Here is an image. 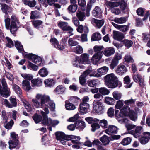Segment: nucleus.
Instances as JSON below:
<instances>
[{"mask_svg": "<svg viewBox=\"0 0 150 150\" xmlns=\"http://www.w3.org/2000/svg\"><path fill=\"white\" fill-rule=\"evenodd\" d=\"M33 106L36 108H44V110L46 114L49 113V110L46 107H48L52 111H54L55 109V103L50 100V97L47 95L40 93H37L35 98L32 99Z\"/></svg>", "mask_w": 150, "mask_h": 150, "instance_id": "1", "label": "nucleus"}, {"mask_svg": "<svg viewBox=\"0 0 150 150\" xmlns=\"http://www.w3.org/2000/svg\"><path fill=\"white\" fill-rule=\"evenodd\" d=\"M5 26L6 29H9L12 34L16 32L19 25V22L17 18L14 15L11 16L10 19L9 18H6L4 20Z\"/></svg>", "mask_w": 150, "mask_h": 150, "instance_id": "2", "label": "nucleus"}, {"mask_svg": "<svg viewBox=\"0 0 150 150\" xmlns=\"http://www.w3.org/2000/svg\"><path fill=\"white\" fill-rule=\"evenodd\" d=\"M104 79L106 85L109 88H114L117 87L120 88L122 86L121 83L118 81L113 74L107 75L104 77Z\"/></svg>", "mask_w": 150, "mask_h": 150, "instance_id": "3", "label": "nucleus"}, {"mask_svg": "<svg viewBox=\"0 0 150 150\" xmlns=\"http://www.w3.org/2000/svg\"><path fill=\"white\" fill-rule=\"evenodd\" d=\"M101 57L102 53L98 52L95 54L91 59H89V55L85 53V64H91V63L94 64V62L96 63L100 60Z\"/></svg>", "mask_w": 150, "mask_h": 150, "instance_id": "4", "label": "nucleus"}, {"mask_svg": "<svg viewBox=\"0 0 150 150\" xmlns=\"http://www.w3.org/2000/svg\"><path fill=\"white\" fill-rule=\"evenodd\" d=\"M23 56L25 58L31 59L33 62L38 65H41L42 59L40 57L32 53L28 54L27 52H25L24 54L23 53Z\"/></svg>", "mask_w": 150, "mask_h": 150, "instance_id": "5", "label": "nucleus"}, {"mask_svg": "<svg viewBox=\"0 0 150 150\" xmlns=\"http://www.w3.org/2000/svg\"><path fill=\"white\" fill-rule=\"evenodd\" d=\"M11 138L8 142L9 147L11 149L15 148L17 145L18 143V135L15 132H12L10 134Z\"/></svg>", "mask_w": 150, "mask_h": 150, "instance_id": "6", "label": "nucleus"}, {"mask_svg": "<svg viewBox=\"0 0 150 150\" xmlns=\"http://www.w3.org/2000/svg\"><path fill=\"white\" fill-rule=\"evenodd\" d=\"M103 11L101 8L98 6H96L92 10L91 14L92 16L96 18L102 19Z\"/></svg>", "mask_w": 150, "mask_h": 150, "instance_id": "7", "label": "nucleus"}, {"mask_svg": "<svg viewBox=\"0 0 150 150\" xmlns=\"http://www.w3.org/2000/svg\"><path fill=\"white\" fill-rule=\"evenodd\" d=\"M121 59L122 55L118 53H116L110 65V68L111 69H114L118 65L119 60Z\"/></svg>", "mask_w": 150, "mask_h": 150, "instance_id": "8", "label": "nucleus"}, {"mask_svg": "<svg viewBox=\"0 0 150 150\" xmlns=\"http://www.w3.org/2000/svg\"><path fill=\"white\" fill-rule=\"evenodd\" d=\"M41 113L43 117V119L42 120V123L45 125H51L52 119L48 117L47 114L45 113V112L42 110L41 112Z\"/></svg>", "mask_w": 150, "mask_h": 150, "instance_id": "9", "label": "nucleus"}, {"mask_svg": "<svg viewBox=\"0 0 150 150\" xmlns=\"http://www.w3.org/2000/svg\"><path fill=\"white\" fill-rule=\"evenodd\" d=\"M127 71L126 67L125 65L120 64L117 66L116 72L117 74L120 76H122Z\"/></svg>", "mask_w": 150, "mask_h": 150, "instance_id": "10", "label": "nucleus"}, {"mask_svg": "<svg viewBox=\"0 0 150 150\" xmlns=\"http://www.w3.org/2000/svg\"><path fill=\"white\" fill-rule=\"evenodd\" d=\"M22 88L24 90L29 91L32 89L30 82L27 80H23L21 83Z\"/></svg>", "mask_w": 150, "mask_h": 150, "instance_id": "11", "label": "nucleus"}, {"mask_svg": "<svg viewBox=\"0 0 150 150\" xmlns=\"http://www.w3.org/2000/svg\"><path fill=\"white\" fill-rule=\"evenodd\" d=\"M118 129L115 126L109 125L108 128L105 130V132L108 135H110L109 133L117 134Z\"/></svg>", "mask_w": 150, "mask_h": 150, "instance_id": "12", "label": "nucleus"}, {"mask_svg": "<svg viewBox=\"0 0 150 150\" xmlns=\"http://www.w3.org/2000/svg\"><path fill=\"white\" fill-rule=\"evenodd\" d=\"M58 26L60 27L63 31L67 30H72V28L68 25V23L64 22H59L58 23Z\"/></svg>", "mask_w": 150, "mask_h": 150, "instance_id": "13", "label": "nucleus"}, {"mask_svg": "<svg viewBox=\"0 0 150 150\" xmlns=\"http://www.w3.org/2000/svg\"><path fill=\"white\" fill-rule=\"evenodd\" d=\"M50 42L52 45L54 46L56 48L62 50L64 48L63 45H60L59 44L58 41L55 38H51L50 40Z\"/></svg>", "mask_w": 150, "mask_h": 150, "instance_id": "14", "label": "nucleus"}, {"mask_svg": "<svg viewBox=\"0 0 150 150\" xmlns=\"http://www.w3.org/2000/svg\"><path fill=\"white\" fill-rule=\"evenodd\" d=\"M113 38L118 41H121L124 38L123 34L121 33L116 31H113Z\"/></svg>", "mask_w": 150, "mask_h": 150, "instance_id": "15", "label": "nucleus"}, {"mask_svg": "<svg viewBox=\"0 0 150 150\" xmlns=\"http://www.w3.org/2000/svg\"><path fill=\"white\" fill-rule=\"evenodd\" d=\"M128 115L130 119L134 121H135L137 119V114L136 112L134 110L130 109L129 108Z\"/></svg>", "mask_w": 150, "mask_h": 150, "instance_id": "16", "label": "nucleus"}, {"mask_svg": "<svg viewBox=\"0 0 150 150\" xmlns=\"http://www.w3.org/2000/svg\"><path fill=\"white\" fill-rule=\"evenodd\" d=\"M115 52L114 49L112 47H107L103 52V54L106 56H110L113 54Z\"/></svg>", "mask_w": 150, "mask_h": 150, "instance_id": "17", "label": "nucleus"}, {"mask_svg": "<svg viewBox=\"0 0 150 150\" xmlns=\"http://www.w3.org/2000/svg\"><path fill=\"white\" fill-rule=\"evenodd\" d=\"M76 59L78 61V63L79 64V67L81 69H83L84 66L83 64L84 62V54H82L80 57H76Z\"/></svg>", "mask_w": 150, "mask_h": 150, "instance_id": "18", "label": "nucleus"}, {"mask_svg": "<svg viewBox=\"0 0 150 150\" xmlns=\"http://www.w3.org/2000/svg\"><path fill=\"white\" fill-rule=\"evenodd\" d=\"M100 140L102 142L103 145L104 146L108 145L110 140H111L110 137L105 135H104L100 138Z\"/></svg>", "mask_w": 150, "mask_h": 150, "instance_id": "19", "label": "nucleus"}, {"mask_svg": "<svg viewBox=\"0 0 150 150\" xmlns=\"http://www.w3.org/2000/svg\"><path fill=\"white\" fill-rule=\"evenodd\" d=\"M55 135L57 139L58 140H60L62 139H68L69 137V135H66L64 133L60 132H56Z\"/></svg>", "mask_w": 150, "mask_h": 150, "instance_id": "20", "label": "nucleus"}, {"mask_svg": "<svg viewBox=\"0 0 150 150\" xmlns=\"http://www.w3.org/2000/svg\"><path fill=\"white\" fill-rule=\"evenodd\" d=\"M90 1L88 3L87 5L86 9L85 15L87 17H89L90 16V11L91 10L92 7L91 3H94L96 2V0H89Z\"/></svg>", "mask_w": 150, "mask_h": 150, "instance_id": "21", "label": "nucleus"}, {"mask_svg": "<svg viewBox=\"0 0 150 150\" xmlns=\"http://www.w3.org/2000/svg\"><path fill=\"white\" fill-rule=\"evenodd\" d=\"M33 87L39 86H41L42 83V81L39 78L33 79L31 81Z\"/></svg>", "mask_w": 150, "mask_h": 150, "instance_id": "22", "label": "nucleus"}, {"mask_svg": "<svg viewBox=\"0 0 150 150\" xmlns=\"http://www.w3.org/2000/svg\"><path fill=\"white\" fill-rule=\"evenodd\" d=\"M92 21L96 24L99 28H100L104 23V20L103 19L98 20L93 18L92 19Z\"/></svg>", "mask_w": 150, "mask_h": 150, "instance_id": "23", "label": "nucleus"}, {"mask_svg": "<svg viewBox=\"0 0 150 150\" xmlns=\"http://www.w3.org/2000/svg\"><path fill=\"white\" fill-rule=\"evenodd\" d=\"M80 139V138L79 137L72 135H69L68 139H69V140H71L72 143H79V144H81L82 143L79 142Z\"/></svg>", "mask_w": 150, "mask_h": 150, "instance_id": "24", "label": "nucleus"}, {"mask_svg": "<svg viewBox=\"0 0 150 150\" xmlns=\"http://www.w3.org/2000/svg\"><path fill=\"white\" fill-rule=\"evenodd\" d=\"M44 83L46 87H51L54 86L55 84V81L52 79L49 78L45 79Z\"/></svg>", "mask_w": 150, "mask_h": 150, "instance_id": "25", "label": "nucleus"}, {"mask_svg": "<svg viewBox=\"0 0 150 150\" xmlns=\"http://www.w3.org/2000/svg\"><path fill=\"white\" fill-rule=\"evenodd\" d=\"M93 108L96 112L99 114L103 113L105 110L104 106L103 105L97 106L95 105H93Z\"/></svg>", "mask_w": 150, "mask_h": 150, "instance_id": "26", "label": "nucleus"}, {"mask_svg": "<svg viewBox=\"0 0 150 150\" xmlns=\"http://www.w3.org/2000/svg\"><path fill=\"white\" fill-rule=\"evenodd\" d=\"M66 88L62 85H59L54 90L55 92L57 94H62L64 92Z\"/></svg>", "mask_w": 150, "mask_h": 150, "instance_id": "27", "label": "nucleus"}, {"mask_svg": "<svg viewBox=\"0 0 150 150\" xmlns=\"http://www.w3.org/2000/svg\"><path fill=\"white\" fill-rule=\"evenodd\" d=\"M15 47L18 50V52L21 53L22 52L23 54V53L24 54L25 52L24 51L23 47L21 43L18 41H15Z\"/></svg>", "mask_w": 150, "mask_h": 150, "instance_id": "28", "label": "nucleus"}, {"mask_svg": "<svg viewBox=\"0 0 150 150\" xmlns=\"http://www.w3.org/2000/svg\"><path fill=\"white\" fill-rule=\"evenodd\" d=\"M105 4L108 7L111 8L117 7L120 5L119 2H112L108 1H106Z\"/></svg>", "mask_w": 150, "mask_h": 150, "instance_id": "29", "label": "nucleus"}, {"mask_svg": "<svg viewBox=\"0 0 150 150\" xmlns=\"http://www.w3.org/2000/svg\"><path fill=\"white\" fill-rule=\"evenodd\" d=\"M38 74L41 77H45L48 75V71L46 68L43 67L39 70Z\"/></svg>", "mask_w": 150, "mask_h": 150, "instance_id": "30", "label": "nucleus"}, {"mask_svg": "<svg viewBox=\"0 0 150 150\" xmlns=\"http://www.w3.org/2000/svg\"><path fill=\"white\" fill-rule=\"evenodd\" d=\"M91 38L92 41H99L101 39V35L98 32L93 34Z\"/></svg>", "mask_w": 150, "mask_h": 150, "instance_id": "31", "label": "nucleus"}, {"mask_svg": "<svg viewBox=\"0 0 150 150\" xmlns=\"http://www.w3.org/2000/svg\"><path fill=\"white\" fill-rule=\"evenodd\" d=\"M104 102L108 105H113L115 103V100L112 98L109 97H106L105 98Z\"/></svg>", "mask_w": 150, "mask_h": 150, "instance_id": "32", "label": "nucleus"}, {"mask_svg": "<svg viewBox=\"0 0 150 150\" xmlns=\"http://www.w3.org/2000/svg\"><path fill=\"white\" fill-rule=\"evenodd\" d=\"M10 100L11 104L9 103L8 108H12L13 107L16 106L17 103L16 99L14 97H11L10 98Z\"/></svg>", "mask_w": 150, "mask_h": 150, "instance_id": "33", "label": "nucleus"}, {"mask_svg": "<svg viewBox=\"0 0 150 150\" xmlns=\"http://www.w3.org/2000/svg\"><path fill=\"white\" fill-rule=\"evenodd\" d=\"M65 105L66 109L68 110H73L76 108V107L74 104L67 101L65 102Z\"/></svg>", "mask_w": 150, "mask_h": 150, "instance_id": "34", "label": "nucleus"}, {"mask_svg": "<svg viewBox=\"0 0 150 150\" xmlns=\"http://www.w3.org/2000/svg\"><path fill=\"white\" fill-rule=\"evenodd\" d=\"M83 49L79 45H77L73 48V51L77 54H80L83 52Z\"/></svg>", "mask_w": 150, "mask_h": 150, "instance_id": "35", "label": "nucleus"}, {"mask_svg": "<svg viewBox=\"0 0 150 150\" xmlns=\"http://www.w3.org/2000/svg\"><path fill=\"white\" fill-rule=\"evenodd\" d=\"M108 70V68L106 66H104L98 69L97 71L101 75H104L107 73Z\"/></svg>", "mask_w": 150, "mask_h": 150, "instance_id": "36", "label": "nucleus"}, {"mask_svg": "<svg viewBox=\"0 0 150 150\" xmlns=\"http://www.w3.org/2000/svg\"><path fill=\"white\" fill-rule=\"evenodd\" d=\"M97 79L90 80L89 79L87 81V83L88 85L90 87H96V86L98 84Z\"/></svg>", "mask_w": 150, "mask_h": 150, "instance_id": "37", "label": "nucleus"}, {"mask_svg": "<svg viewBox=\"0 0 150 150\" xmlns=\"http://www.w3.org/2000/svg\"><path fill=\"white\" fill-rule=\"evenodd\" d=\"M122 42L126 47L128 48L131 47L133 44L132 41L127 39L124 40Z\"/></svg>", "mask_w": 150, "mask_h": 150, "instance_id": "38", "label": "nucleus"}, {"mask_svg": "<svg viewBox=\"0 0 150 150\" xmlns=\"http://www.w3.org/2000/svg\"><path fill=\"white\" fill-rule=\"evenodd\" d=\"M1 9L2 11L5 13H7L8 12H11L12 11L11 8L6 4L2 5Z\"/></svg>", "mask_w": 150, "mask_h": 150, "instance_id": "39", "label": "nucleus"}, {"mask_svg": "<svg viewBox=\"0 0 150 150\" xmlns=\"http://www.w3.org/2000/svg\"><path fill=\"white\" fill-rule=\"evenodd\" d=\"M79 110L80 113L81 115L84 114V99H83V102L81 103L79 106Z\"/></svg>", "mask_w": 150, "mask_h": 150, "instance_id": "40", "label": "nucleus"}, {"mask_svg": "<svg viewBox=\"0 0 150 150\" xmlns=\"http://www.w3.org/2000/svg\"><path fill=\"white\" fill-rule=\"evenodd\" d=\"M132 139L129 137L124 138L121 142V144L123 145L129 144L131 142Z\"/></svg>", "mask_w": 150, "mask_h": 150, "instance_id": "41", "label": "nucleus"}, {"mask_svg": "<svg viewBox=\"0 0 150 150\" xmlns=\"http://www.w3.org/2000/svg\"><path fill=\"white\" fill-rule=\"evenodd\" d=\"M42 23V21L41 20H35L33 22L32 24L35 28H38L41 26Z\"/></svg>", "mask_w": 150, "mask_h": 150, "instance_id": "42", "label": "nucleus"}, {"mask_svg": "<svg viewBox=\"0 0 150 150\" xmlns=\"http://www.w3.org/2000/svg\"><path fill=\"white\" fill-rule=\"evenodd\" d=\"M99 92L102 95H108L110 93L109 91L105 87H101L99 88Z\"/></svg>", "mask_w": 150, "mask_h": 150, "instance_id": "43", "label": "nucleus"}, {"mask_svg": "<svg viewBox=\"0 0 150 150\" xmlns=\"http://www.w3.org/2000/svg\"><path fill=\"white\" fill-rule=\"evenodd\" d=\"M30 18L32 19H35L40 17V13L36 11H33L31 12Z\"/></svg>", "mask_w": 150, "mask_h": 150, "instance_id": "44", "label": "nucleus"}, {"mask_svg": "<svg viewBox=\"0 0 150 150\" xmlns=\"http://www.w3.org/2000/svg\"><path fill=\"white\" fill-rule=\"evenodd\" d=\"M145 10L144 8L142 7L138 8L136 10L137 15L140 16H144Z\"/></svg>", "mask_w": 150, "mask_h": 150, "instance_id": "45", "label": "nucleus"}, {"mask_svg": "<svg viewBox=\"0 0 150 150\" xmlns=\"http://www.w3.org/2000/svg\"><path fill=\"white\" fill-rule=\"evenodd\" d=\"M114 99L116 100L120 99L121 97V93L117 91H115L112 93Z\"/></svg>", "mask_w": 150, "mask_h": 150, "instance_id": "46", "label": "nucleus"}, {"mask_svg": "<svg viewBox=\"0 0 150 150\" xmlns=\"http://www.w3.org/2000/svg\"><path fill=\"white\" fill-rule=\"evenodd\" d=\"M33 120L36 123H38L42 120V117L40 115L35 114L33 117Z\"/></svg>", "mask_w": 150, "mask_h": 150, "instance_id": "47", "label": "nucleus"}, {"mask_svg": "<svg viewBox=\"0 0 150 150\" xmlns=\"http://www.w3.org/2000/svg\"><path fill=\"white\" fill-rule=\"evenodd\" d=\"M23 3L24 4L28 5L31 7H34L36 4V2L35 0H33L30 1H24Z\"/></svg>", "mask_w": 150, "mask_h": 150, "instance_id": "48", "label": "nucleus"}, {"mask_svg": "<svg viewBox=\"0 0 150 150\" xmlns=\"http://www.w3.org/2000/svg\"><path fill=\"white\" fill-rule=\"evenodd\" d=\"M13 123V121L12 120H11L9 122L7 123V122H6L4 123V126L6 128L10 129H11Z\"/></svg>", "mask_w": 150, "mask_h": 150, "instance_id": "49", "label": "nucleus"}, {"mask_svg": "<svg viewBox=\"0 0 150 150\" xmlns=\"http://www.w3.org/2000/svg\"><path fill=\"white\" fill-rule=\"evenodd\" d=\"M78 6L77 5H71L68 8V9L69 12L74 13L76 11L77 9Z\"/></svg>", "mask_w": 150, "mask_h": 150, "instance_id": "50", "label": "nucleus"}, {"mask_svg": "<svg viewBox=\"0 0 150 150\" xmlns=\"http://www.w3.org/2000/svg\"><path fill=\"white\" fill-rule=\"evenodd\" d=\"M21 76L25 80L27 79L28 80H30L33 78V76L30 74H21Z\"/></svg>", "mask_w": 150, "mask_h": 150, "instance_id": "51", "label": "nucleus"}, {"mask_svg": "<svg viewBox=\"0 0 150 150\" xmlns=\"http://www.w3.org/2000/svg\"><path fill=\"white\" fill-rule=\"evenodd\" d=\"M28 67L29 69L33 70L34 71H36L38 69V66L33 64L31 62H29Z\"/></svg>", "mask_w": 150, "mask_h": 150, "instance_id": "52", "label": "nucleus"}, {"mask_svg": "<svg viewBox=\"0 0 150 150\" xmlns=\"http://www.w3.org/2000/svg\"><path fill=\"white\" fill-rule=\"evenodd\" d=\"M13 88L17 94H21L22 93L21 90L19 87L16 84H13Z\"/></svg>", "mask_w": 150, "mask_h": 150, "instance_id": "53", "label": "nucleus"}, {"mask_svg": "<svg viewBox=\"0 0 150 150\" xmlns=\"http://www.w3.org/2000/svg\"><path fill=\"white\" fill-rule=\"evenodd\" d=\"M76 16L80 21H83L84 17V13L83 12L78 11L76 13Z\"/></svg>", "mask_w": 150, "mask_h": 150, "instance_id": "54", "label": "nucleus"}, {"mask_svg": "<svg viewBox=\"0 0 150 150\" xmlns=\"http://www.w3.org/2000/svg\"><path fill=\"white\" fill-rule=\"evenodd\" d=\"M104 48V47L103 46H98L95 45L93 47V49L95 52L97 53L98 52H100L102 53V54L103 53V51H102L101 50Z\"/></svg>", "mask_w": 150, "mask_h": 150, "instance_id": "55", "label": "nucleus"}, {"mask_svg": "<svg viewBox=\"0 0 150 150\" xmlns=\"http://www.w3.org/2000/svg\"><path fill=\"white\" fill-rule=\"evenodd\" d=\"M68 43L69 45L71 46H73L77 45L78 43L76 41L74 40L72 38H69L68 40Z\"/></svg>", "mask_w": 150, "mask_h": 150, "instance_id": "56", "label": "nucleus"}, {"mask_svg": "<svg viewBox=\"0 0 150 150\" xmlns=\"http://www.w3.org/2000/svg\"><path fill=\"white\" fill-rule=\"evenodd\" d=\"M100 125L103 128L105 129L107 127V121L105 119L101 120L100 122Z\"/></svg>", "mask_w": 150, "mask_h": 150, "instance_id": "57", "label": "nucleus"}, {"mask_svg": "<svg viewBox=\"0 0 150 150\" xmlns=\"http://www.w3.org/2000/svg\"><path fill=\"white\" fill-rule=\"evenodd\" d=\"M140 143L142 144H145L148 142V140L146 137L143 135L139 138Z\"/></svg>", "mask_w": 150, "mask_h": 150, "instance_id": "58", "label": "nucleus"}, {"mask_svg": "<svg viewBox=\"0 0 150 150\" xmlns=\"http://www.w3.org/2000/svg\"><path fill=\"white\" fill-rule=\"evenodd\" d=\"M7 42H6V46L9 47H12L13 46L12 41L9 37H6Z\"/></svg>", "mask_w": 150, "mask_h": 150, "instance_id": "59", "label": "nucleus"}, {"mask_svg": "<svg viewBox=\"0 0 150 150\" xmlns=\"http://www.w3.org/2000/svg\"><path fill=\"white\" fill-rule=\"evenodd\" d=\"M114 109L112 107H110L107 111V113L108 116L111 117H112L114 115Z\"/></svg>", "mask_w": 150, "mask_h": 150, "instance_id": "60", "label": "nucleus"}, {"mask_svg": "<svg viewBox=\"0 0 150 150\" xmlns=\"http://www.w3.org/2000/svg\"><path fill=\"white\" fill-rule=\"evenodd\" d=\"M1 83L3 87V89L4 91H7V90H8V91H10L9 89L8 88L7 86V83L4 79L3 78L1 79Z\"/></svg>", "mask_w": 150, "mask_h": 150, "instance_id": "61", "label": "nucleus"}, {"mask_svg": "<svg viewBox=\"0 0 150 150\" xmlns=\"http://www.w3.org/2000/svg\"><path fill=\"white\" fill-rule=\"evenodd\" d=\"M121 10L124 11L127 7V5L124 0H121L119 5Z\"/></svg>", "mask_w": 150, "mask_h": 150, "instance_id": "62", "label": "nucleus"}, {"mask_svg": "<svg viewBox=\"0 0 150 150\" xmlns=\"http://www.w3.org/2000/svg\"><path fill=\"white\" fill-rule=\"evenodd\" d=\"M132 78L133 80L136 82L137 83L140 79L142 78V76L139 74L133 75Z\"/></svg>", "mask_w": 150, "mask_h": 150, "instance_id": "63", "label": "nucleus"}, {"mask_svg": "<svg viewBox=\"0 0 150 150\" xmlns=\"http://www.w3.org/2000/svg\"><path fill=\"white\" fill-rule=\"evenodd\" d=\"M24 106L28 110V111H30L31 110V107L29 103L26 101H24L23 102Z\"/></svg>", "mask_w": 150, "mask_h": 150, "instance_id": "64", "label": "nucleus"}]
</instances>
